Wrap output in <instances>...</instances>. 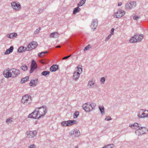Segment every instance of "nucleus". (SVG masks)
<instances>
[{
  "label": "nucleus",
  "mask_w": 148,
  "mask_h": 148,
  "mask_svg": "<svg viewBox=\"0 0 148 148\" xmlns=\"http://www.w3.org/2000/svg\"><path fill=\"white\" fill-rule=\"evenodd\" d=\"M32 101V97L29 95H26L23 96L21 100L22 103L24 105H28Z\"/></svg>",
  "instance_id": "f257e3e1"
},
{
  "label": "nucleus",
  "mask_w": 148,
  "mask_h": 148,
  "mask_svg": "<svg viewBox=\"0 0 148 148\" xmlns=\"http://www.w3.org/2000/svg\"><path fill=\"white\" fill-rule=\"evenodd\" d=\"M125 12L121 9H119L117 11L113 13L112 16L114 18H121L125 15Z\"/></svg>",
  "instance_id": "f03ea898"
},
{
  "label": "nucleus",
  "mask_w": 148,
  "mask_h": 148,
  "mask_svg": "<svg viewBox=\"0 0 148 148\" xmlns=\"http://www.w3.org/2000/svg\"><path fill=\"white\" fill-rule=\"evenodd\" d=\"M38 112L39 113L40 118L43 116L47 112V109L46 106H43L42 107L37 108Z\"/></svg>",
  "instance_id": "7ed1b4c3"
},
{
  "label": "nucleus",
  "mask_w": 148,
  "mask_h": 148,
  "mask_svg": "<svg viewBox=\"0 0 148 148\" xmlns=\"http://www.w3.org/2000/svg\"><path fill=\"white\" fill-rule=\"evenodd\" d=\"M37 133V132L36 131V130H34L33 131L28 130L26 132V137L28 138H32L36 136Z\"/></svg>",
  "instance_id": "20e7f679"
},
{
  "label": "nucleus",
  "mask_w": 148,
  "mask_h": 148,
  "mask_svg": "<svg viewBox=\"0 0 148 148\" xmlns=\"http://www.w3.org/2000/svg\"><path fill=\"white\" fill-rule=\"evenodd\" d=\"M12 8L14 10L18 11L20 10L21 6L19 3L17 1H14L11 3Z\"/></svg>",
  "instance_id": "39448f33"
},
{
  "label": "nucleus",
  "mask_w": 148,
  "mask_h": 148,
  "mask_svg": "<svg viewBox=\"0 0 148 148\" xmlns=\"http://www.w3.org/2000/svg\"><path fill=\"white\" fill-rule=\"evenodd\" d=\"M77 122L75 120H69L62 122V125L63 126H70L76 124Z\"/></svg>",
  "instance_id": "423d86ee"
},
{
  "label": "nucleus",
  "mask_w": 148,
  "mask_h": 148,
  "mask_svg": "<svg viewBox=\"0 0 148 148\" xmlns=\"http://www.w3.org/2000/svg\"><path fill=\"white\" fill-rule=\"evenodd\" d=\"M136 5V2L135 1L130 2L127 3L125 5V8L127 10H131L134 8Z\"/></svg>",
  "instance_id": "0eeeda50"
},
{
  "label": "nucleus",
  "mask_w": 148,
  "mask_h": 148,
  "mask_svg": "<svg viewBox=\"0 0 148 148\" xmlns=\"http://www.w3.org/2000/svg\"><path fill=\"white\" fill-rule=\"evenodd\" d=\"M83 108L86 112H90L92 110V108L90 106V103H89L84 104Z\"/></svg>",
  "instance_id": "6e6552de"
},
{
  "label": "nucleus",
  "mask_w": 148,
  "mask_h": 148,
  "mask_svg": "<svg viewBox=\"0 0 148 148\" xmlns=\"http://www.w3.org/2000/svg\"><path fill=\"white\" fill-rule=\"evenodd\" d=\"M129 126L131 128L133 129H136V130H140L141 129H147L145 127H140L137 123H134L133 124H131L129 125Z\"/></svg>",
  "instance_id": "1a4fd4ad"
},
{
  "label": "nucleus",
  "mask_w": 148,
  "mask_h": 148,
  "mask_svg": "<svg viewBox=\"0 0 148 148\" xmlns=\"http://www.w3.org/2000/svg\"><path fill=\"white\" fill-rule=\"evenodd\" d=\"M36 41H33L30 42L28 45L27 47L28 49L27 51L31 50L36 47L38 45Z\"/></svg>",
  "instance_id": "9d476101"
},
{
  "label": "nucleus",
  "mask_w": 148,
  "mask_h": 148,
  "mask_svg": "<svg viewBox=\"0 0 148 148\" xmlns=\"http://www.w3.org/2000/svg\"><path fill=\"white\" fill-rule=\"evenodd\" d=\"M12 77H14L18 76L20 73V71L16 69H11Z\"/></svg>",
  "instance_id": "9b49d317"
},
{
  "label": "nucleus",
  "mask_w": 148,
  "mask_h": 148,
  "mask_svg": "<svg viewBox=\"0 0 148 148\" xmlns=\"http://www.w3.org/2000/svg\"><path fill=\"white\" fill-rule=\"evenodd\" d=\"M88 86L89 88H95L97 87V85L95 81L92 79L90 80L88 83Z\"/></svg>",
  "instance_id": "f8f14e48"
},
{
  "label": "nucleus",
  "mask_w": 148,
  "mask_h": 148,
  "mask_svg": "<svg viewBox=\"0 0 148 148\" xmlns=\"http://www.w3.org/2000/svg\"><path fill=\"white\" fill-rule=\"evenodd\" d=\"M3 75L4 77L7 78L12 77L11 70H10L8 68V69L4 70L3 72Z\"/></svg>",
  "instance_id": "ddd939ff"
},
{
  "label": "nucleus",
  "mask_w": 148,
  "mask_h": 148,
  "mask_svg": "<svg viewBox=\"0 0 148 148\" xmlns=\"http://www.w3.org/2000/svg\"><path fill=\"white\" fill-rule=\"evenodd\" d=\"M37 67V65L36 62L34 60H33L31 65V69L30 71V73H32L35 70Z\"/></svg>",
  "instance_id": "4468645a"
},
{
  "label": "nucleus",
  "mask_w": 148,
  "mask_h": 148,
  "mask_svg": "<svg viewBox=\"0 0 148 148\" xmlns=\"http://www.w3.org/2000/svg\"><path fill=\"white\" fill-rule=\"evenodd\" d=\"M69 134L71 136L73 137H77L80 135L79 130H71Z\"/></svg>",
  "instance_id": "2eb2a0df"
},
{
  "label": "nucleus",
  "mask_w": 148,
  "mask_h": 148,
  "mask_svg": "<svg viewBox=\"0 0 148 148\" xmlns=\"http://www.w3.org/2000/svg\"><path fill=\"white\" fill-rule=\"evenodd\" d=\"M98 25V21L97 19H93L91 25V28L94 30Z\"/></svg>",
  "instance_id": "dca6fc26"
},
{
  "label": "nucleus",
  "mask_w": 148,
  "mask_h": 148,
  "mask_svg": "<svg viewBox=\"0 0 148 148\" xmlns=\"http://www.w3.org/2000/svg\"><path fill=\"white\" fill-rule=\"evenodd\" d=\"M148 130H136L135 132L136 134L138 136H141L147 133Z\"/></svg>",
  "instance_id": "f3484780"
},
{
  "label": "nucleus",
  "mask_w": 148,
  "mask_h": 148,
  "mask_svg": "<svg viewBox=\"0 0 148 148\" xmlns=\"http://www.w3.org/2000/svg\"><path fill=\"white\" fill-rule=\"evenodd\" d=\"M37 112L36 109L34 112L31 113L29 114L28 116V117L30 118H33L35 119H38V117H37L36 114Z\"/></svg>",
  "instance_id": "a211bd4d"
},
{
  "label": "nucleus",
  "mask_w": 148,
  "mask_h": 148,
  "mask_svg": "<svg viewBox=\"0 0 148 148\" xmlns=\"http://www.w3.org/2000/svg\"><path fill=\"white\" fill-rule=\"evenodd\" d=\"M135 38H136L137 42H139L141 41L143 39V34H137L134 35Z\"/></svg>",
  "instance_id": "6ab92c4d"
},
{
  "label": "nucleus",
  "mask_w": 148,
  "mask_h": 148,
  "mask_svg": "<svg viewBox=\"0 0 148 148\" xmlns=\"http://www.w3.org/2000/svg\"><path fill=\"white\" fill-rule=\"evenodd\" d=\"M38 81V79H32L30 82V86L33 87L37 85Z\"/></svg>",
  "instance_id": "aec40b11"
},
{
  "label": "nucleus",
  "mask_w": 148,
  "mask_h": 148,
  "mask_svg": "<svg viewBox=\"0 0 148 148\" xmlns=\"http://www.w3.org/2000/svg\"><path fill=\"white\" fill-rule=\"evenodd\" d=\"M59 34L58 32H54L51 33L49 36V37L51 38H57L59 36Z\"/></svg>",
  "instance_id": "412c9836"
},
{
  "label": "nucleus",
  "mask_w": 148,
  "mask_h": 148,
  "mask_svg": "<svg viewBox=\"0 0 148 148\" xmlns=\"http://www.w3.org/2000/svg\"><path fill=\"white\" fill-rule=\"evenodd\" d=\"M80 75V73L76 71L74 73L73 76V79L75 80H77L78 79Z\"/></svg>",
  "instance_id": "4be33fe9"
},
{
  "label": "nucleus",
  "mask_w": 148,
  "mask_h": 148,
  "mask_svg": "<svg viewBox=\"0 0 148 148\" xmlns=\"http://www.w3.org/2000/svg\"><path fill=\"white\" fill-rule=\"evenodd\" d=\"M143 111H145V112H146V111H147V110H144V109H140L139 110L137 113V116L139 118H142V117L141 116L143 112Z\"/></svg>",
  "instance_id": "5701e85b"
},
{
  "label": "nucleus",
  "mask_w": 148,
  "mask_h": 148,
  "mask_svg": "<svg viewBox=\"0 0 148 148\" xmlns=\"http://www.w3.org/2000/svg\"><path fill=\"white\" fill-rule=\"evenodd\" d=\"M58 66L56 64L53 65L50 68V70L51 72H54L56 71L58 69Z\"/></svg>",
  "instance_id": "b1692460"
},
{
  "label": "nucleus",
  "mask_w": 148,
  "mask_h": 148,
  "mask_svg": "<svg viewBox=\"0 0 148 148\" xmlns=\"http://www.w3.org/2000/svg\"><path fill=\"white\" fill-rule=\"evenodd\" d=\"M7 37L10 38H13L14 37H16L17 36V33H13L10 34H8L7 35Z\"/></svg>",
  "instance_id": "393cba45"
},
{
  "label": "nucleus",
  "mask_w": 148,
  "mask_h": 148,
  "mask_svg": "<svg viewBox=\"0 0 148 148\" xmlns=\"http://www.w3.org/2000/svg\"><path fill=\"white\" fill-rule=\"evenodd\" d=\"M13 46H11L10 48L7 49L5 52L4 54L5 55L9 54L12 52L13 50Z\"/></svg>",
  "instance_id": "a878e982"
},
{
  "label": "nucleus",
  "mask_w": 148,
  "mask_h": 148,
  "mask_svg": "<svg viewBox=\"0 0 148 148\" xmlns=\"http://www.w3.org/2000/svg\"><path fill=\"white\" fill-rule=\"evenodd\" d=\"M27 50L26 47H21L18 50V52L19 53L23 52L25 50Z\"/></svg>",
  "instance_id": "bb28decb"
},
{
  "label": "nucleus",
  "mask_w": 148,
  "mask_h": 148,
  "mask_svg": "<svg viewBox=\"0 0 148 148\" xmlns=\"http://www.w3.org/2000/svg\"><path fill=\"white\" fill-rule=\"evenodd\" d=\"M99 109L101 114L103 115L104 114L105 112L104 107L103 106H99Z\"/></svg>",
  "instance_id": "cd10ccee"
},
{
  "label": "nucleus",
  "mask_w": 148,
  "mask_h": 148,
  "mask_svg": "<svg viewBox=\"0 0 148 148\" xmlns=\"http://www.w3.org/2000/svg\"><path fill=\"white\" fill-rule=\"evenodd\" d=\"M136 38H135V37L134 35L133 36V37H132L130 40V42L131 43H136L137 42V41H136Z\"/></svg>",
  "instance_id": "c85d7f7f"
},
{
  "label": "nucleus",
  "mask_w": 148,
  "mask_h": 148,
  "mask_svg": "<svg viewBox=\"0 0 148 148\" xmlns=\"http://www.w3.org/2000/svg\"><path fill=\"white\" fill-rule=\"evenodd\" d=\"M147 111L146 112H145L143 111L142 114L141 116L142 117V118H148V110H147Z\"/></svg>",
  "instance_id": "c756f323"
},
{
  "label": "nucleus",
  "mask_w": 148,
  "mask_h": 148,
  "mask_svg": "<svg viewBox=\"0 0 148 148\" xmlns=\"http://www.w3.org/2000/svg\"><path fill=\"white\" fill-rule=\"evenodd\" d=\"M13 121V119L12 118L10 117L6 121V122L7 124L11 123Z\"/></svg>",
  "instance_id": "7c9ffc66"
},
{
  "label": "nucleus",
  "mask_w": 148,
  "mask_h": 148,
  "mask_svg": "<svg viewBox=\"0 0 148 148\" xmlns=\"http://www.w3.org/2000/svg\"><path fill=\"white\" fill-rule=\"evenodd\" d=\"M29 79L28 76H26L25 78H23L21 79V83H23L25 82H27Z\"/></svg>",
  "instance_id": "2f4dec72"
},
{
  "label": "nucleus",
  "mask_w": 148,
  "mask_h": 148,
  "mask_svg": "<svg viewBox=\"0 0 148 148\" xmlns=\"http://www.w3.org/2000/svg\"><path fill=\"white\" fill-rule=\"evenodd\" d=\"M80 10V9L79 8V7H76L74 9L73 12V13L74 14H75L76 13L79 12Z\"/></svg>",
  "instance_id": "473e14b6"
},
{
  "label": "nucleus",
  "mask_w": 148,
  "mask_h": 148,
  "mask_svg": "<svg viewBox=\"0 0 148 148\" xmlns=\"http://www.w3.org/2000/svg\"><path fill=\"white\" fill-rule=\"evenodd\" d=\"M86 0H82L78 4V7H80L82 5L84 4Z\"/></svg>",
  "instance_id": "72a5a7b5"
},
{
  "label": "nucleus",
  "mask_w": 148,
  "mask_h": 148,
  "mask_svg": "<svg viewBox=\"0 0 148 148\" xmlns=\"http://www.w3.org/2000/svg\"><path fill=\"white\" fill-rule=\"evenodd\" d=\"M21 69L24 71H25L27 70V67L25 64H23L21 66Z\"/></svg>",
  "instance_id": "f704fd0d"
},
{
  "label": "nucleus",
  "mask_w": 148,
  "mask_h": 148,
  "mask_svg": "<svg viewBox=\"0 0 148 148\" xmlns=\"http://www.w3.org/2000/svg\"><path fill=\"white\" fill-rule=\"evenodd\" d=\"M48 52L47 51H45L44 52H41L39 53H38V56L40 57H41V56H44L45 54L47 53Z\"/></svg>",
  "instance_id": "c9c22d12"
},
{
  "label": "nucleus",
  "mask_w": 148,
  "mask_h": 148,
  "mask_svg": "<svg viewBox=\"0 0 148 148\" xmlns=\"http://www.w3.org/2000/svg\"><path fill=\"white\" fill-rule=\"evenodd\" d=\"M79 115V112L78 111H76L74 114L73 117L74 119L77 118Z\"/></svg>",
  "instance_id": "e433bc0d"
},
{
  "label": "nucleus",
  "mask_w": 148,
  "mask_h": 148,
  "mask_svg": "<svg viewBox=\"0 0 148 148\" xmlns=\"http://www.w3.org/2000/svg\"><path fill=\"white\" fill-rule=\"evenodd\" d=\"M114 147V145L112 144H110L106 145L103 147L104 148H113Z\"/></svg>",
  "instance_id": "4c0bfd02"
},
{
  "label": "nucleus",
  "mask_w": 148,
  "mask_h": 148,
  "mask_svg": "<svg viewBox=\"0 0 148 148\" xmlns=\"http://www.w3.org/2000/svg\"><path fill=\"white\" fill-rule=\"evenodd\" d=\"M50 73V72L49 71H44L42 72L41 74L42 75L45 76L47 75H49Z\"/></svg>",
  "instance_id": "58836bf2"
},
{
  "label": "nucleus",
  "mask_w": 148,
  "mask_h": 148,
  "mask_svg": "<svg viewBox=\"0 0 148 148\" xmlns=\"http://www.w3.org/2000/svg\"><path fill=\"white\" fill-rule=\"evenodd\" d=\"M91 46L90 45H88L87 46H86L84 49V51H85L86 50H88L91 48Z\"/></svg>",
  "instance_id": "ea45409f"
},
{
  "label": "nucleus",
  "mask_w": 148,
  "mask_h": 148,
  "mask_svg": "<svg viewBox=\"0 0 148 148\" xmlns=\"http://www.w3.org/2000/svg\"><path fill=\"white\" fill-rule=\"evenodd\" d=\"M41 29V27H39L38 29H36L34 32V34H38L40 31Z\"/></svg>",
  "instance_id": "a19ab883"
},
{
  "label": "nucleus",
  "mask_w": 148,
  "mask_h": 148,
  "mask_svg": "<svg viewBox=\"0 0 148 148\" xmlns=\"http://www.w3.org/2000/svg\"><path fill=\"white\" fill-rule=\"evenodd\" d=\"M81 66L79 65L77 67L78 71L79 73H81L82 72V69L81 67Z\"/></svg>",
  "instance_id": "79ce46f5"
},
{
  "label": "nucleus",
  "mask_w": 148,
  "mask_h": 148,
  "mask_svg": "<svg viewBox=\"0 0 148 148\" xmlns=\"http://www.w3.org/2000/svg\"><path fill=\"white\" fill-rule=\"evenodd\" d=\"M133 18L134 20L137 21L140 18V17L139 16H137L135 15L133 17Z\"/></svg>",
  "instance_id": "37998d69"
},
{
  "label": "nucleus",
  "mask_w": 148,
  "mask_h": 148,
  "mask_svg": "<svg viewBox=\"0 0 148 148\" xmlns=\"http://www.w3.org/2000/svg\"><path fill=\"white\" fill-rule=\"evenodd\" d=\"M105 81V78L104 77H102L101 78L100 81L102 84H103Z\"/></svg>",
  "instance_id": "c03bdc74"
},
{
  "label": "nucleus",
  "mask_w": 148,
  "mask_h": 148,
  "mask_svg": "<svg viewBox=\"0 0 148 148\" xmlns=\"http://www.w3.org/2000/svg\"><path fill=\"white\" fill-rule=\"evenodd\" d=\"M112 35L111 34H109L106 38L105 41H108L109 39L111 38Z\"/></svg>",
  "instance_id": "a18cd8bd"
},
{
  "label": "nucleus",
  "mask_w": 148,
  "mask_h": 148,
  "mask_svg": "<svg viewBox=\"0 0 148 148\" xmlns=\"http://www.w3.org/2000/svg\"><path fill=\"white\" fill-rule=\"evenodd\" d=\"M96 106V104L94 103H90V106L91 107V108H92V109L95 106Z\"/></svg>",
  "instance_id": "49530a36"
},
{
  "label": "nucleus",
  "mask_w": 148,
  "mask_h": 148,
  "mask_svg": "<svg viewBox=\"0 0 148 148\" xmlns=\"http://www.w3.org/2000/svg\"><path fill=\"white\" fill-rule=\"evenodd\" d=\"M36 112H36L37 114H36V115L37 116V117H38V119L40 118V116H39L40 114H39V113H38V112L37 111H38V108H36Z\"/></svg>",
  "instance_id": "de8ad7c7"
},
{
  "label": "nucleus",
  "mask_w": 148,
  "mask_h": 148,
  "mask_svg": "<svg viewBox=\"0 0 148 148\" xmlns=\"http://www.w3.org/2000/svg\"><path fill=\"white\" fill-rule=\"evenodd\" d=\"M105 120L106 121H109L111 120V118L110 116H106L105 118Z\"/></svg>",
  "instance_id": "09e8293b"
},
{
  "label": "nucleus",
  "mask_w": 148,
  "mask_h": 148,
  "mask_svg": "<svg viewBox=\"0 0 148 148\" xmlns=\"http://www.w3.org/2000/svg\"><path fill=\"white\" fill-rule=\"evenodd\" d=\"M114 28H112L111 29V32H110V34L112 35L114 34Z\"/></svg>",
  "instance_id": "8fccbe9b"
},
{
  "label": "nucleus",
  "mask_w": 148,
  "mask_h": 148,
  "mask_svg": "<svg viewBox=\"0 0 148 148\" xmlns=\"http://www.w3.org/2000/svg\"><path fill=\"white\" fill-rule=\"evenodd\" d=\"M71 56V55H70L69 56H65V57H64V58H62V60H65V59H67L68 58H69V57H70Z\"/></svg>",
  "instance_id": "3c124183"
},
{
  "label": "nucleus",
  "mask_w": 148,
  "mask_h": 148,
  "mask_svg": "<svg viewBox=\"0 0 148 148\" xmlns=\"http://www.w3.org/2000/svg\"><path fill=\"white\" fill-rule=\"evenodd\" d=\"M35 145H34L33 144L30 145L29 147V148H35Z\"/></svg>",
  "instance_id": "603ef678"
},
{
  "label": "nucleus",
  "mask_w": 148,
  "mask_h": 148,
  "mask_svg": "<svg viewBox=\"0 0 148 148\" xmlns=\"http://www.w3.org/2000/svg\"><path fill=\"white\" fill-rule=\"evenodd\" d=\"M43 11V9L42 8H40L38 10V13H40V12H42Z\"/></svg>",
  "instance_id": "864d4df0"
},
{
  "label": "nucleus",
  "mask_w": 148,
  "mask_h": 148,
  "mask_svg": "<svg viewBox=\"0 0 148 148\" xmlns=\"http://www.w3.org/2000/svg\"><path fill=\"white\" fill-rule=\"evenodd\" d=\"M40 62L41 63L43 64H46L47 63L46 62H45L43 61L42 60L40 61Z\"/></svg>",
  "instance_id": "5fc2aeb1"
},
{
  "label": "nucleus",
  "mask_w": 148,
  "mask_h": 148,
  "mask_svg": "<svg viewBox=\"0 0 148 148\" xmlns=\"http://www.w3.org/2000/svg\"><path fill=\"white\" fill-rule=\"evenodd\" d=\"M122 3L121 2H119L118 5V6H120L121 5Z\"/></svg>",
  "instance_id": "6e6d98bb"
},
{
  "label": "nucleus",
  "mask_w": 148,
  "mask_h": 148,
  "mask_svg": "<svg viewBox=\"0 0 148 148\" xmlns=\"http://www.w3.org/2000/svg\"><path fill=\"white\" fill-rule=\"evenodd\" d=\"M60 47H61V46L60 45H58L56 47V48H60Z\"/></svg>",
  "instance_id": "4d7b16f0"
},
{
  "label": "nucleus",
  "mask_w": 148,
  "mask_h": 148,
  "mask_svg": "<svg viewBox=\"0 0 148 148\" xmlns=\"http://www.w3.org/2000/svg\"><path fill=\"white\" fill-rule=\"evenodd\" d=\"M79 146L78 145H77L75 147V148H78Z\"/></svg>",
  "instance_id": "13d9d810"
}]
</instances>
